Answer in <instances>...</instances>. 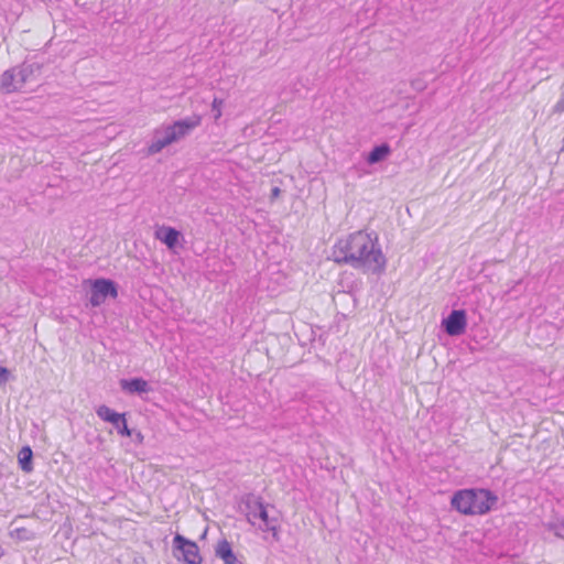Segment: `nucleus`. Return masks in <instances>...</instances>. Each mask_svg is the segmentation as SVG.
Wrapping results in <instances>:
<instances>
[{"label":"nucleus","instance_id":"nucleus-1","mask_svg":"<svg viewBox=\"0 0 564 564\" xmlns=\"http://www.w3.org/2000/svg\"><path fill=\"white\" fill-rule=\"evenodd\" d=\"M355 267L365 272L381 273L386 269L387 259L382 253L376 232L358 231L355 234Z\"/></svg>","mask_w":564,"mask_h":564},{"label":"nucleus","instance_id":"nucleus-2","mask_svg":"<svg viewBox=\"0 0 564 564\" xmlns=\"http://www.w3.org/2000/svg\"><path fill=\"white\" fill-rule=\"evenodd\" d=\"M498 502V496L489 489L473 488L458 490L452 497V507L462 514L488 513Z\"/></svg>","mask_w":564,"mask_h":564},{"label":"nucleus","instance_id":"nucleus-3","mask_svg":"<svg viewBox=\"0 0 564 564\" xmlns=\"http://www.w3.org/2000/svg\"><path fill=\"white\" fill-rule=\"evenodd\" d=\"M43 65L37 62H24L19 66L7 69L1 75L0 90L4 94L19 91L28 83L36 82Z\"/></svg>","mask_w":564,"mask_h":564},{"label":"nucleus","instance_id":"nucleus-4","mask_svg":"<svg viewBox=\"0 0 564 564\" xmlns=\"http://www.w3.org/2000/svg\"><path fill=\"white\" fill-rule=\"evenodd\" d=\"M86 282L90 285L89 303L93 307L100 306L107 299L118 297V284L111 279L98 278Z\"/></svg>","mask_w":564,"mask_h":564},{"label":"nucleus","instance_id":"nucleus-5","mask_svg":"<svg viewBox=\"0 0 564 564\" xmlns=\"http://www.w3.org/2000/svg\"><path fill=\"white\" fill-rule=\"evenodd\" d=\"M173 555L186 564L203 562L197 543L178 533L173 538Z\"/></svg>","mask_w":564,"mask_h":564},{"label":"nucleus","instance_id":"nucleus-6","mask_svg":"<svg viewBox=\"0 0 564 564\" xmlns=\"http://www.w3.org/2000/svg\"><path fill=\"white\" fill-rule=\"evenodd\" d=\"M97 416L110 423L121 436H132V429L128 426L127 413H119L106 404H101L96 409Z\"/></svg>","mask_w":564,"mask_h":564},{"label":"nucleus","instance_id":"nucleus-7","mask_svg":"<svg viewBox=\"0 0 564 564\" xmlns=\"http://www.w3.org/2000/svg\"><path fill=\"white\" fill-rule=\"evenodd\" d=\"M268 507L269 505L265 503L259 505L256 519H259L261 521V523L259 524V529L261 531L270 532L273 541L279 542L281 531L280 520L278 516L270 513Z\"/></svg>","mask_w":564,"mask_h":564},{"label":"nucleus","instance_id":"nucleus-8","mask_svg":"<svg viewBox=\"0 0 564 564\" xmlns=\"http://www.w3.org/2000/svg\"><path fill=\"white\" fill-rule=\"evenodd\" d=\"M202 117L198 115H193L191 117H186L184 119H180L174 121L172 124L166 126L165 128L170 132V134L175 135V142L188 135L192 130L200 124Z\"/></svg>","mask_w":564,"mask_h":564},{"label":"nucleus","instance_id":"nucleus-9","mask_svg":"<svg viewBox=\"0 0 564 564\" xmlns=\"http://www.w3.org/2000/svg\"><path fill=\"white\" fill-rule=\"evenodd\" d=\"M442 324L447 335L459 336L466 330V312L464 310H454L446 318L443 319Z\"/></svg>","mask_w":564,"mask_h":564},{"label":"nucleus","instance_id":"nucleus-10","mask_svg":"<svg viewBox=\"0 0 564 564\" xmlns=\"http://www.w3.org/2000/svg\"><path fill=\"white\" fill-rule=\"evenodd\" d=\"M155 239L160 240L171 251H175L181 246L183 239L182 232L174 227L161 226L154 232Z\"/></svg>","mask_w":564,"mask_h":564},{"label":"nucleus","instance_id":"nucleus-11","mask_svg":"<svg viewBox=\"0 0 564 564\" xmlns=\"http://www.w3.org/2000/svg\"><path fill=\"white\" fill-rule=\"evenodd\" d=\"M332 257L339 264L352 262V234L347 235L346 238L339 239L335 243Z\"/></svg>","mask_w":564,"mask_h":564},{"label":"nucleus","instance_id":"nucleus-12","mask_svg":"<svg viewBox=\"0 0 564 564\" xmlns=\"http://www.w3.org/2000/svg\"><path fill=\"white\" fill-rule=\"evenodd\" d=\"M175 142V135L167 131V129L164 127L162 130H155L152 141L150 145L148 147V153L149 154H156L161 152L165 147L172 144Z\"/></svg>","mask_w":564,"mask_h":564},{"label":"nucleus","instance_id":"nucleus-13","mask_svg":"<svg viewBox=\"0 0 564 564\" xmlns=\"http://www.w3.org/2000/svg\"><path fill=\"white\" fill-rule=\"evenodd\" d=\"M120 387L124 392L138 395L149 393L150 391H152V388L150 387L149 382L141 377L121 379Z\"/></svg>","mask_w":564,"mask_h":564},{"label":"nucleus","instance_id":"nucleus-14","mask_svg":"<svg viewBox=\"0 0 564 564\" xmlns=\"http://www.w3.org/2000/svg\"><path fill=\"white\" fill-rule=\"evenodd\" d=\"M352 293L351 274L344 272L338 281V290L333 296L334 302L338 305L345 302L347 295Z\"/></svg>","mask_w":564,"mask_h":564},{"label":"nucleus","instance_id":"nucleus-15","mask_svg":"<svg viewBox=\"0 0 564 564\" xmlns=\"http://www.w3.org/2000/svg\"><path fill=\"white\" fill-rule=\"evenodd\" d=\"M241 503H243L247 509L248 522L252 525H256L254 518H257L258 506L264 505L263 499L256 496L254 494H247L242 497Z\"/></svg>","mask_w":564,"mask_h":564},{"label":"nucleus","instance_id":"nucleus-16","mask_svg":"<svg viewBox=\"0 0 564 564\" xmlns=\"http://www.w3.org/2000/svg\"><path fill=\"white\" fill-rule=\"evenodd\" d=\"M215 554L223 560L225 564H242L238 561L231 544L226 539L218 541L215 547Z\"/></svg>","mask_w":564,"mask_h":564},{"label":"nucleus","instance_id":"nucleus-17","mask_svg":"<svg viewBox=\"0 0 564 564\" xmlns=\"http://www.w3.org/2000/svg\"><path fill=\"white\" fill-rule=\"evenodd\" d=\"M391 153L390 145L388 143H382L380 145L375 147L367 156V162L369 164H376L383 160H386Z\"/></svg>","mask_w":564,"mask_h":564},{"label":"nucleus","instance_id":"nucleus-18","mask_svg":"<svg viewBox=\"0 0 564 564\" xmlns=\"http://www.w3.org/2000/svg\"><path fill=\"white\" fill-rule=\"evenodd\" d=\"M18 462L24 473H31L33 470V452L30 446L26 445L20 449Z\"/></svg>","mask_w":564,"mask_h":564},{"label":"nucleus","instance_id":"nucleus-19","mask_svg":"<svg viewBox=\"0 0 564 564\" xmlns=\"http://www.w3.org/2000/svg\"><path fill=\"white\" fill-rule=\"evenodd\" d=\"M547 529L552 531L556 536L564 539V518L555 522H549Z\"/></svg>","mask_w":564,"mask_h":564},{"label":"nucleus","instance_id":"nucleus-20","mask_svg":"<svg viewBox=\"0 0 564 564\" xmlns=\"http://www.w3.org/2000/svg\"><path fill=\"white\" fill-rule=\"evenodd\" d=\"M221 105H223V100L221 99L215 98L213 100L212 111L214 112L215 120H217V119H219L221 117V109H220Z\"/></svg>","mask_w":564,"mask_h":564},{"label":"nucleus","instance_id":"nucleus-21","mask_svg":"<svg viewBox=\"0 0 564 564\" xmlns=\"http://www.w3.org/2000/svg\"><path fill=\"white\" fill-rule=\"evenodd\" d=\"M10 371L6 367H0V386L6 384L9 381Z\"/></svg>","mask_w":564,"mask_h":564},{"label":"nucleus","instance_id":"nucleus-22","mask_svg":"<svg viewBox=\"0 0 564 564\" xmlns=\"http://www.w3.org/2000/svg\"><path fill=\"white\" fill-rule=\"evenodd\" d=\"M130 437L138 445H141L144 441L143 434L140 431L134 430V429H132V436H130Z\"/></svg>","mask_w":564,"mask_h":564},{"label":"nucleus","instance_id":"nucleus-23","mask_svg":"<svg viewBox=\"0 0 564 564\" xmlns=\"http://www.w3.org/2000/svg\"><path fill=\"white\" fill-rule=\"evenodd\" d=\"M554 111L558 113L564 111V96H562L560 100L555 104Z\"/></svg>","mask_w":564,"mask_h":564},{"label":"nucleus","instance_id":"nucleus-24","mask_svg":"<svg viewBox=\"0 0 564 564\" xmlns=\"http://www.w3.org/2000/svg\"><path fill=\"white\" fill-rule=\"evenodd\" d=\"M281 189L278 186L272 187L270 198L275 199L280 196Z\"/></svg>","mask_w":564,"mask_h":564}]
</instances>
